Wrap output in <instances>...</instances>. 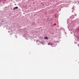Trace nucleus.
Instances as JSON below:
<instances>
[{"label":"nucleus","instance_id":"f257e3e1","mask_svg":"<svg viewBox=\"0 0 79 79\" xmlns=\"http://www.w3.org/2000/svg\"><path fill=\"white\" fill-rule=\"evenodd\" d=\"M18 7H15L13 9V10H15V9H18Z\"/></svg>","mask_w":79,"mask_h":79},{"label":"nucleus","instance_id":"f03ea898","mask_svg":"<svg viewBox=\"0 0 79 79\" xmlns=\"http://www.w3.org/2000/svg\"><path fill=\"white\" fill-rule=\"evenodd\" d=\"M44 39H47V40H48V38L47 37H46L44 38Z\"/></svg>","mask_w":79,"mask_h":79}]
</instances>
